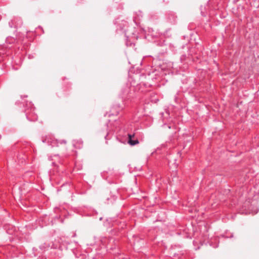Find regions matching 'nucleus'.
I'll return each instance as SVG.
<instances>
[{
	"mask_svg": "<svg viewBox=\"0 0 259 259\" xmlns=\"http://www.w3.org/2000/svg\"><path fill=\"white\" fill-rule=\"evenodd\" d=\"M15 21V19H13L9 23V26L11 28L12 27H20L22 25V22L21 19H19V23H17V24H15L14 22Z\"/></svg>",
	"mask_w": 259,
	"mask_h": 259,
	"instance_id": "obj_5",
	"label": "nucleus"
},
{
	"mask_svg": "<svg viewBox=\"0 0 259 259\" xmlns=\"http://www.w3.org/2000/svg\"><path fill=\"white\" fill-rule=\"evenodd\" d=\"M14 19H15V21H14L15 24H17V23H19V19H21L19 17H15L14 18Z\"/></svg>",
	"mask_w": 259,
	"mask_h": 259,
	"instance_id": "obj_9",
	"label": "nucleus"
},
{
	"mask_svg": "<svg viewBox=\"0 0 259 259\" xmlns=\"http://www.w3.org/2000/svg\"><path fill=\"white\" fill-rule=\"evenodd\" d=\"M134 136V134H128V143L132 146L136 145L139 143V141L137 139H133Z\"/></svg>",
	"mask_w": 259,
	"mask_h": 259,
	"instance_id": "obj_4",
	"label": "nucleus"
},
{
	"mask_svg": "<svg viewBox=\"0 0 259 259\" xmlns=\"http://www.w3.org/2000/svg\"><path fill=\"white\" fill-rule=\"evenodd\" d=\"M122 22H123V25H124L125 26L127 24V22L125 21H122Z\"/></svg>",
	"mask_w": 259,
	"mask_h": 259,
	"instance_id": "obj_11",
	"label": "nucleus"
},
{
	"mask_svg": "<svg viewBox=\"0 0 259 259\" xmlns=\"http://www.w3.org/2000/svg\"><path fill=\"white\" fill-rule=\"evenodd\" d=\"M52 164L54 166H57V164L55 162H53Z\"/></svg>",
	"mask_w": 259,
	"mask_h": 259,
	"instance_id": "obj_13",
	"label": "nucleus"
},
{
	"mask_svg": "<svg viewBox=\"0 0 259 259\" xmlns=\"http://www.w3.org/2000/svg\"><path fill=\"white\" fill-rule=\"evenodd\" d=\"M204 243H205H205L204 242H203V243H201V245H203V244H204ZM206 244H207V243H206Z\"/></svg>",
	"mask_w": 259,
	"mask_h": 259,
	"instance_id": "obj_17",
	"label": "nucleus"
},
{
	"mask_svg": "<svg viewBox=\"0 0 259 259\" xmlns=\"http://www.w3.org/2000/svg\"><path fill=\"white\" fill-rule=\"evenodd\" d=\"M49 158H50V160H54V159L52 158V156H51Z\"/></svg>",
	"mask_w": 259,
	"mask_h": 259,
	"instance_id": "obj_14",
	"label": "nucleus"
},
{
	"mask_svg": "<svg viewBox=\"0 0 259 259\" xmlns=\"http://www.w3.org/2000/svg\"><path fill=\"white\" fill-rule=\"evenodd\" d=\"M66 141L65 140H55L53 141L52 146H54L55 145H56L57 146H58L59 144H66Z\"/></svg>",
	"mask_w": 259,
	"mask_h": 259,
	"instance_id": "obj_7",
	"label": "nucleus"
},
{
	"mask_svg": "<svg viewBox=\"0 0 259 259\" xmlns=\"http://www.w3.org/2000/svg\"><path fill=\"white\" fill-rule=\"evenodd\" d=\"M125 259H128L127 258H125Z\"/></svg>",
	"mask_w": 259,
	"mask_h": 259,
	"instance_id": "obj_20",
	"label": "nucleus"
},
{
	"mask_svg": "<svg viewBox=\"0 0 259 259\" xmlns=\"http://www.w3.org/2000/svg\"><path fill=\"white\" fill-rule=\"evenodd\" d=\"M199 248H200V247H198L196 248V249H196V250H197V249H199Z\"/></svg>",
	"mask_w": 259,
	"mask_h": 259,
	"instance_id": "obj_18",
	"label": "nucleus"
},
{
	"mask_svg": "<svg viewBox=\"0 0 259 259\" xmlns=\"http://www.w3.org/2000/svg\"><path fill=\"white\" fill-rule=\"evenodd\" d=\"M207 243H209V245L211 246H212L213 247H217L218 246V245L217 246H213L211 244V243L210 242V241H207Z\"/></svg>",
	"mask_w": 259,
	"mask_h": 259,
	"instance_id": "obj_10",
	"label": "nucleus"
},
{
	"mask_svg": "<svg viewBox=\"0 0 259 259\" xmlns=\"http://www.w3.org/2000/svg\"><path fill=\"white\" fill-rule=\"evenodd\" d=\"M167 127H168V128H170V126H169V125H168V126H167Z\"/></svg>",
	"mask_w": 259,
	"mask_h": 259,
	"instance_id": "obj_19",
	"label": "nucleus"
},
{
	"mask_svg": "<svg viewBox=\"0 0 259 259\" xmlns=\"http://www.w3.org/2000/svg\"><path fill=\"white\" fill-rule=\"evenodd\" d=\"M50 247V245L48 244L44 243L40 246V248L41 249H46Z\"/></svg>",
	"mask_w": 259,
	"mask_h": 259,
	"instance_id": "obj_8",
	"label": "nucleus"
},
{
	"mask_svg": "<svg viewBox=\"0 0 259 259\" xmlns=\"http://www.w3.org/2000/svg\"><path fill=\"white\" fill-rule=\"evenodd\" d=\"M135 87L129 84L125 85L121 90L120 96L123 100H128L135 97Z\"/></svg>",
	"mask_w": 259,
	"mask_h": 259,
	"instance_id": "obj_1",
	"label": "nucleus"
},
{
	"mask_svg": "<svg viewBox=\"0 0 259 259\" xmlns=\"http://www.w3.org/2000/svg\"><path fill=\"white\" fill-rule=\"evenodd\" d=\"M177 16L176 15L175 13L172 12H169L167 15V21L171 23L175 24L177 22Z\"/></svg>",
	"mask_w": 259,
	"mask_h": 259,
	"instance_id": "obj_3",
	"label": "nucleus"
},
{
	"mask_svg": "<svg viewBox=\"0 0 259 259\" xmlns=\"http://www.w3.org/2000/svg\"><path fill=\"white\" fill-rule=\"evenodd\" d=\"M108 136V134H107L105 137V138L106 139H107V137Z\"/></svg>",
	"mask_w": 259,
	"mask_h": 259,
	"instance_id": "obj_16",
	"label": "nucleus"
},
{
	"mask_svg": "<svg viewBox=\"0 0 259 259\" xmlns=\"http://www.w3.org/2000/svg\"><path fill=\"white\" fill-rule=\"evenodd\" d=\"M73 145L75 148L80 149L82 147V141L81 140L74 141Z\"/></svg>",
	"mask_w": 259,
	"mask_h": 259,
	"instance_id": "obj_6",
	"label": "nucleus"
},
{
	"mask_svg": "<svg viewBox=\"0 0 259 259\" xmlns=\"http://www.w3.org/2000/svg\"><path fill=\"white\" fill-rule=\"evenodd\" d=\"M29 107H30V110L28 109L25 110L26 117L30 121H35L37 120V116L34 113V109L31 103H29Z\"/></svg>",
	"mask_w": 259,
	"mask_h": 259,
	"instance_id": "obj_2",
	"label": "nucleus"
},
{
	"mask_svg": "<svg viewBox=\"0 0 259 259\" xmlns=\"http://www.w3.org/2000/svg\"><path fill=\"white\" fill-rule=\"evenodd\" d=\"M198 243V241L197 240H194L193 241V244L194 245H195V244H197Z\"/></svg>",
	"mask_w": 259,
	"mask_h": 259,
	"instance_id": "obj_12",
	"label": "nucleus"
},
{
	"mask_svg": "<svg viewBox=\"0 0 259 259\" xmlns=\"http://www.w3.org/2000/svg\"><path fill=\"white\" fill-rule=\"evenodd\" d=\"M54 157L57 158V159H59V157H58V155H55Z\"/></svg>",
	"mask_w": 259,
	"mask_h": 259,
	"instance_id": "obj_15",
	"label": "nucleus"
}]
</instances>
